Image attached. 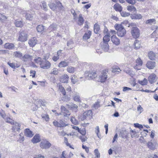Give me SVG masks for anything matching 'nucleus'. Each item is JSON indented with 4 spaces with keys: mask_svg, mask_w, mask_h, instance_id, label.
Wrapping results in <instances>:
<instances>
[{
    "mask_svg": "<svg viewBox=\"0 0 158 158\" xmlns=\"http://www.w3.org/2000/svg\"><path fill=\"white\" fill-rule=\"evenodd\" d=\"M114 27L116 30L117 31V35L119 37H122L126 34V30L122 24H116Z\"/></svg>",
    "mask_w": 158,
    "mask_h": 158,
    "instance_id": "f257e3e1",
    "label": "nucleus"
},
{
    "mask_svg": "<svg viewBox=\"0 0 158 158\" xmlns=\"http://www.w3.org/2000/svg\"><path fill=\"white\" fill-rule=\"evenodd\" d=\"M18 10H19L20 12L22 14L25 15V17L27 19L29 20H32L33 16L32 14H30V12L29 11H27L24 9L23 10L18 9Z\"/></svg>",
    "mask_w": 158,
    "mask_h": 158,
    "instance_id": "f03ea898",
    "label": "nucleus"
},
{
    "mask_svg": "<svg viewBox=\"0 0 158 158\" xmlns=\"http://www.w3.org/2000/svg\"><path fill=\"white\" fill-rule=\"evenodd\" d=\"M131 33L133 37L135 39L137 38L139 36V30L136 27H133L132 28Z\"/></svg>",
    "mask_w": 158,
    "mask_h": 158,
    "instance_id": "7ed1b4c3",
    "label": "nucleus"
},
{
    "mask_svg": "<svg viewBox=\"0 0 158 158\" xmlns=\"http://www.w3.org/2000/svg\"><path fill=\"white\" fill-rule=\"evenodd\" d=\"M98 72L94 71L89 72L87 73H85L86 74H88L85 77L86 79L88 80H92L95 79L97 77Z\"/></svg>",
    "mask_w": 158,
    "mask_h": 158,
    "instance_id": "20e7f679",
    "label": "nucleus"
},
{
    "mask_svg": "<svg viewBox=\"0 0 158 158\" xmlns=\"http://www.w3.org/2000/svg\"><path fill=\"white\" fill-rule=\"evenodd\" d=\"M61 113L57 114L58 115H62L64 117H67L70 115L69 111L64 106H62L60 108Z\"/></svg>",
    "mask_w": 158,
    "mask_h": 158,
    "instance_id": "39448f33",
    "label": "nucleus"
},
{
    "mask_svg": "<svg viewBox=\"0 0 158 158\" xmlns=\"http://www.w3.org/2000/svg\"><path fill=\"white\" fill-rule=\"evenodd\" d=\"M27 37L28 35L27 33L23 31L20 33L18 38V40L21 42H25L27 40Z\"/></svg>",
    "mask_w": 158,
    "mask_h": 158,
    "instance_id": "423d86ee",
    "label": "nucleus"
},
{
    "mask_svg": "<svg viewBox=\"0 0 158 158\" xmlns=\"http://www.w3.org/2000/svg\"><path fill=\"white\" fill-rule=\"evenodd\" d=\"M51 145V144L47 140L42 141L40 143V147L42 149H48Z\"/></svg>",
    "mask_w": 158,
    "mask_h": 158,
    "instance_id": "0eeeda50",
    "label": "nucleus"
},
{
    "mask_svg": "<svg viewBox=\"0 0 158 158\" xmlns=\"http://www.w3.org/2000/svg\"><path fill=\"white\" fill-rule=\"evenodd\" d=\"M53 124L55 126L60 127H64L68 125L62 120H60L59 122L54 121L53 122Z\"/></svg>",
    "mask_w": 158,
    "mask_h": 158,
    "instance_id": "6e6552de",
    "label": "nucleus"
},
{
    "mask_svg": "<svg viewBox=\"0 0 158 158\" xmlns=\"http://www.w3.org/2000/svg\"><path fill=\"white\" fill-rule=\"evenodd\" d=\"M51 66V64L48 60H43L42 61L40 67L44 69H49Z\"/></svg>",
    "mask_w": 158,
    "mask_h": 158,
    "instance_id": "1a4fd4ad",
    "label": "nucleus"
},
{
    "mask_svg": "<svg viewBox=\"0 0 158 158\" xmlns=\"http://www.w3.org/2000/svg\"><path fill=\"white\" fill-rule=\"evenodd\" d=\"M107 73L103 71L99 76V80L101 82H105L107 78Z\"/></svg>",
    "mask_w": 158,
    "mask_h": 158,
    "instance_id": "9d476101",
    "label": "nucleus"
},
{
    "mask_svg": "<svg viewBox=\"0 0 158 158\" xmlns=\"http://www.w3.org/2000/svg\"><path fill=\"white\" fill-rule=\"evenodd\" d=\"M92 115V111L91 110H88L85 112L81 116L80 119L81 120H84L87 118H90Z\"/></svg>",
    "mask_w": 158,
    "mask_h": 158,
    "instance_id": "9b49d317",
    "label": "nucleus"
},
{
    "mask_svg": "<svg viewBox=\"0 0 158 158\" xmlns=\"http://www.w3.org/2000/svg\"><path fill=\"white\" fill-rule=\"evenodd\" d=\"M13 126L12 130L13 131L16 132L19 131L20 129V125L19 123L17 122H14V124H13Z\"/></svg>",
    "mask_w": 158,
    "mask_h": 158,
    "instance_id": "f8f14e48",
    "label": "nucleus"
},
{
    "mask_svg": "<svg viewBox=\"0 0 158 158\" xmlns=\"http://www.w3.org/2000/svg\"><path fill=\"white\" fill-rule=\"evenodd\" d=\"M112 43L116 45H118L120 43V40L115 35H113L111 37Z\"/></svg>",
    "mask_w": 158,
    "mask_h": 158,
    "instance_id": "ddd939ff",
    "label": "nucleus"
},
{
    "mask_svg": "<svg viewBox=\"0 0 158 158\" xmlns=\"http://www.w3.org/2000/svg\"><path fill=\"white\" fill-rule=\"evenodd\" d=\"M37 40L35 38L33 37L30 39L28 41V44L30 47H33L37 43Z\"/></svg>",
    "mask_w": 158,
    "mask_h": 158,
    "instance_id": "4468645a",
    "label": "nucleus"
},
{
    "mask_svg": "<svg viewBox=\"0 0 158 158\" xmlns=\"http://www.w3.org/2000/svg\"><path fill=\"white\" fill-rule=\"evenodd\" d=\"M156 63L154 61H148L146 64V67L149 69H152L155 66Z\"/></svg>",
    "mask_w": 158,
    "mask_h": 158,
    "instance_id": "2eb2a0df",
    "label": "nucleus"
},
{
    "mask_svg": "<svg viewBox=\"0 0 158 158\" xmlns=\"http://www.w3.org/2000/svg\"><path fill=\"white\" fill-rule=\"evenodd\" d=\"M156 75L155 74H152L150 75L148 78L149 82L151 84L155 82L156 81Z\"/></svg>",
    "mask_w": 158,
    "mask_h": 158,
    "instance_id": "dca6fc26",
    "label": "nucleus"
},
{
    "mask_svg": "<svg viewBox=\"0 0 158 158\" xmlns=\"http://www.w3.org/2000/svg\"><path fill=\"white\" fill-rule=\"evenodd\" d=\"M32 59V56L29 54H25L22 58V60L24 62L31 60Z\"/></svg>",
    "mask_w": 158,
    "mask_h": 158,
    "instance_id": "f3484780",
    "label": "nucleus"
},
{
    "mask_svg": "<svg viewBox=\"0 0 158 158\" xmlns=\"http://www.w3.org/2000/svg\"><path fill=\"white\" fill-rule=\"evenodd\" d=\"M69 108L75 112L77 111L78 106L76 104L71 103L70 104L67 105Z\"/></svg>",
    "mask_w": 158,
    "mask_h": 158,
    "instance_id": "a211bd4d",
    "label": "nucleus"
},
{
    "mask_svg": "<svg viewBox=\"0 0 158 158\" xmlns=\"http://www.w3.org/2000/svg\"><path fill=\"white\" fill-rule=\"evenodd\" d=\"M74 100L78 102H81V98L79 93L75 92L73 96Z\"/></svg>",
    "mask_w": 158,
    "mask_h": 158,
    "instance_id": "6ab92c4d",
    "label": "nucleus"
},
{
    "mask_svg": "<svg viewBox=\"0 0 158 158\" xmlns=\"http://www.w3.org/2000/svg\"><path fill=\"white\" fill-rule=\"evenodd\" d=\"M147 146L150 149L154 150L157 147V143H153L151 142H149L147 143Z\"/></svg>",
    "mask_w": 158,
    "mask_h": 158,
    "instance_id": "aec40b11",
    "label": "nucleus"
},
{
    "mask_svg": "<svg viewBox=\"0 0 158 158\" xmlns=\"http://www.w3.org/2000/svg\"><path fill=\"white\" fill-rule=\"evenodd\" d=\"M4 48L9 50H12L14 49L15 45L12 43H6L4 45Z\"/></svg>",
    "mask_w": 158,
    "mask_h": 158,
    "instance_id": "412c9836",
    "label": "nucleus"
},
{
    "mask_svg": "<svg viewBox=\"0 0 158 158\" xmlns=\"http://www.w3.org/2000/svg\"><path fill=\"white\" fill-rule=\"evenodd\" d=\"M69 78V77L67 75L65 74L61 77L60 81L62 83H67Z\"/></svg>",
    "mask_w": 158,
    "mask_h": 158,
    "instance_id": "4be33fe9",
    "label": "nucleus"
},
{
    "mask_svg": "<svg viewBox=\"0 0 158 158\" xmlns=\"http://www.w3.org/2000/svg\"><path fill=\"white\" fill-rule=\"evenodd\" d=\"M91 35V31H88L84 35L83 37V39L85 40H86L89 39Z\"/></svg>",
    "mask_w": 158,
    "mask_h": 158,
    "instance_id": "5701e85b",
    "label": "nucleus"
},
{
    "mask_svg": "<svg viewBox=\"0 0 158 158\" xmlns=\"http://www.w3.org/2000/svg\"><path fill=\"white\" fill-rule=\"evenodd\" d=\"M13 56L16 58L22 59L23 56L22 53L19 51H15L14 52Z\"/></svg>",
    "mask_w": 158,
    "mask_h": 158,
    "instance_id": "b1692460",
    "label": "nucleus"
},
{
    "mask_svg": "<svg viewBox=\"0 0 158 158\" xmlns=\"http://www.w3.org/2000/svg\"><path fill=\"white\" fill-rule=\"evenodd\" d=\"M40 141V138L39 135H36L34 136L32 140L33 143H36Z\"/></svg>",
    "mask_w": 158,
    "mask_h": 158,
    "instance_id": "393cba45",
    "label": "nucleus"
},
{
    "mask_svg": "<svg viewBox=\"0 0 158 158\" xmlns=\"http://www.w3.org/2000/svg\"><path fill=\"white\" fill-rule=\"evenodd\" d=\"M69 62L62 61L60 62L58 64V66L60 68L64 67L68 65Z\"/></svg>",
    "mask_w": 158,
    "mask_h": 158,
    "instance_id": "a878e982",
    "label": "nucleus"
},
{
    "mask_svg": "<svg viewBox=\"0 0 158 158\" xmlns=\"http://www.w3.org/2000/svg\"><path fill=\"white\" fill-rule=\"evenodd\" d=\"M25 135L28 137H32L33 136L32 132L28 129L25 130L24 132Z\"/></svg>",
    "mask_w": 158,
    "mask_h": 158,
    "instance_id": "bb28decb",
    "label": "nucleus"
},
{
    "mask_svg": "<svg viewBox=\"0 0 158 158\" xmlns=\"http://www.w3.org/2000/svg\"><path fill=\"white\" fill-rule=\"evenodd\" d=\"M132 19H140L142 18V16L140 14H134L131 16Z\"/></svg>",
    "mask_w": 158,
    "mask_h": 158,
    "instance_id": "cd10ccee",
    "label": "nucleus"
},
{
    "mask_svg": "<svg viewBox=\"0 0 158 158\" xmlns=\"http://www.w3.org/2000/svg\"><path fill=\"white\" fill-rule=\"evenodd\" d=\"M114 8L116 11L120 12L122 11L123 9L122 7L118 4H115L114 6Z\"/></svg>",
    "mask_w": 158,
    "mask_h": 158,
    "instance_id": "c85d7f7f",
    "label": "nucleus"
},
{
    "mask_svg": "<svg viewBox=\"0 0 158 158\" xmlns=\"http://www.w3.org/2000/svg\"><path fill=\"white\" fill-rule=\"evenodd\" d=\"M109 46L108 43H103L102 48V49L105 52H107L109 49Z\"/></svg>",
    "mask_w": 158,
    "mask_h": 158,
    "instance_id": "c756f323",
    "label": "nucleus"
},
{
    "mask_svg": "<svg viewBox=\"0 0 158 158\" xmlns=\"http://www.w3.org/2000/svg\"><path fill=\"white\" fill-rule=\"evenodd\" d=\"M134 45L135 49H138L140 48L141 46V42L139 40H136L135 41Z\"/></svg>",
    "mask_w": 158,
    "mask_h": 158,
    "instance_id": "7c9ffc66",
    "label": "nucleus"
},
{
    "mask_svg": "<svg viewBox=\"0 0 158 158\" xmlns=\"http://www.w3.org/2000/svg\"><path fill=\"white\" fill-rule=\"evenodd\" d=\"M57 25L56 24H52L50 25L48 27L47 30L50 32L51 31L55 30L56 29Z\"/></svg>",
    "mask_w": 158,
    "mask_h": 158,
    "instance_id": "2f4dec72",
    "label": "nucleus"
},
{
    "mask_svg": "<svg viewBox=\"0 0 158 158\" xmlns=\"http://www.w3.org/2000/svg\"><path fill=\"white\" fill-rule=\"evenodd\" d=\"M38 32H42L44 31L45 28L42 25H39L36 27Z\"/></svg>",
    "mask_w": 158,
    "mask_h": 158,
    "instance_id": "473e14b6",
    "label": "nucleus"
},
{
    "mask_svg": "<svg viewBox=\"0 0 158 158\" xmlns=\"http://www.w3.org/2000/svg\"><path fill=\"white\" fill-rule=\"evenodd\" d=\"M110 33L106 35L103 38V43L106 42L108 43L110 40Z\"/></svg>",
    "mask_w": 158,
    "mask_h": 158,
    "instance_id": "72a5a7b5",
    "label": "nucleus"
},
{
    "mask_svg": "<svg viewBox=\"0 0 158 158\" xmlns=\"http://www.w3.org/2000/svg\"><path fill=\"white\" fill-rule=\"evenodd\" d=\"M43 60L40 57H37L34 59L35 62L37 64H39L40 66Z\"/></svg>",
    "mask_w": 158,
    "mask_h": 158,
    "instance_id": "f704fd0d",
    "label": "nucleus"
},
{
    "mask_svg": "<svg viewBox=\"0 0 158 158\" xmlns=\"http://www.w3.org/2000/svg\"><path fill=\"white\" fill-rule=\"evenodd\" d=\"M59 70L56 68H53L52 70L51 73H50L51 74L54 75H57L59 73Z\"/></svg>",
    "mask_w": 158,
    "mask_h": 158,
    "instance_id": "c9c22d12",
    "label": "nucleus"
},
{
    "mask_svg": "<svg viewBox=\"0 0 158 158\" xmlns=\"http://www.w3.org/2000/svg\"><path fill=\"white\" fill-rule=\"evenodd\" d=\"M149 59L151 60H154L155 58V54L152 52H150L148 54Z\"/></svg>",
    "mask_w": 158,
    "mask_h": 158,
    "instance_id": "e433bc0d",
    "label": "nucleus"
},
{
    "mask_svg": "<svg viewBox=\"0 0 158 158\" xmlns=\"http://www.w3.org/2000/svg\"><path fill=\"white\" fill-rule=\"evenodd\" d=\"M100 30L99 25L95 24L94 26V31L95 33L97 34Z\"/></svg>",
    "mask_w": 158,
    "mask_h": 158,
    "instance_id": "4c0bfd02",
    "label": "nucleus"
},
{
    "mask_svg": "<svg viewBox=\"0 0 158 158\" xmlns=\"http://www.w3.org/2000/svg\"><path fill=\"white\" fill-rule=\"evenodd\" d=\"M67 70L69 73H73L75 71V69L73 67L69 66L67 67Z\"/></svg>",
    "mask_w": 158,
    "mask_h": 158,
    "instance_id": "58836bf2",
    "label": "nucleus"
},
{
    "mask_svg": "<svg viewBox=\"0 0 158 158\" xmlns=\"http://www.w3.org/2000/svg\"><path fill=\"white\" fill-rule=\"evenodd\" d=\"M84 23V19L82 17V15L80 14L79 15L78 20V24L80 25H82Z\"/></svg>",
    "mask_w": 158,
    "mask_h": 158,
    "instance_id": "ea45409f",
    "label": "nucleus"
},
{
    "mask_svg": "<svg viewBox=\"0 0 158 158\" xmlns=\"http://www.w3.org/2000/svg\"><path fill=\"white\" fill-rule=\"evenodd\" d=\"M71 82L73 84H75L77 81L78 79L77 78V77L74 75H72L71 77Z\"/></svg>",
    "mask_w": 158,
    "mask_h": 158,
    "instance_id": "a19ab883",
    "label": "nucleus"
},
{
    "mask_svg": "<svg viewBox=\"0 0 158 158\" xmlns=\"http://www.w3.org/2000/svg\"><path fill=\"white\" fill-rule=\"evenodd\" d=\"M127 9L128 10L130 11L135 12L136 11V9L133 6H129L127 7Z\"/></svg>",
    "mask_w": 158,
    "mask_h": 158,
    "instance_id": "79ce46f5",
    "label": "nucleus"
},
{
    "mask_svg": "<svg viewBox=\"0 0 158 158\" xmlns=\"http://www.w3.org/2000/svg\"><path fill=\"white\" fill-rule=\"evenodd\" d=\"M4 119L7 123H10L11 124H14V120L8 117L6 118H5Z\"/></svg>",
    "mask_w": 158,
    "mask_h": 158,
    "instance_id": "37998d69",
    "label": "nucleus"
},
{
    "mask_svg": "<svg viewBox=\"0 0 158 158\" xmlns=\"http://www.w3.org/2000/svg\"><path fill=\"white\" fill-rule=\"evenodd\" d=\"M146 23L147 24L150 25L155 24L156 23V20L154 19H148L146 21Z\"/></svg>",
    "mask_w": 158,
    "mask_h": 158,
    "instance_id": "c03bdc74",
    "label": "nucleus"
},
{
    "mask_svg": "<svg viewBox=\"0 0 158 158\" xmlns=\"http://www.w3.org/2000/svg\"><path fill=\"white\" fill-rule=\"evenodd\" d=\"M48 5L50 8L53 10H55L56 8V6L54 3H50Z\"/></svg>",
    "mask_w": 158,
    "mask_h": 158,
    "instance_id": "a18cd8bd",
    "label": "nucleus"
},
{
    "mask_svg": "<svg viewBox=\"0 0 158 158\" xmlns=\"http://www.w3.org/2000/svg\"><path fill=\"white\" fill-rule=\"evenodd\" d=\"M15 24L16 26L18 27H22L23 23L22 22L20 21L16 20L15 22Z\"/></svg>",
    "mask_w": 158,
    "mask_h": 158,
    "instance_id": "49530a36",
    "label": "nucleus"
},
{
    "mask_svg": "<svg viewBox=\"0 0 158 158\" xmlns=\"http://www.w3.org/2000/svg\"><path fill=\"white\" fill-rule=\"evenodd\" d=\"M59 89L64 96L66 95V92L64 88L62 85H59Z\"/></svg>",
    "mask_w": 158,
    "mask_h": 158,
    "instance_id": "de8ad7c7",
    "label": "nucleus"
},
{
    "mask_svg": "<svg viewBox=\"0 0 158 158\" xmlns=\"http://www.w3.org/2000/svg\"><path fill=\"white\" fill-rule=\"evenodd\" d=\"M138 82L142 85H145L147 84L148 82L146 78H144L143 81H138Z\"/></svg>",
    "mask_w": 158,
    "mask_h": 158,
    "instance_id": "09e8293b",
    "label": "nucleus"
},
{
    "mask_svg": "<svg viewBox=\"0 0 158 158\" xmlns=\"http://www.w3.org/2000/svg\"><path fill=\"white\" fill-rule=\"evenodd\" d=\"M120 13L121 15L123 17H127L129 16L130 15L129 13L125 11H122Z\"/></svg>",
    "mask_w": 158,
    "mask_h": 158,
    "instance_id": "8fccbe9b",
    "label": "nucleus"
},
{
    "mask_svg": "<svg viewBox=\"0 0 158 158\" xmlns=\"http://www.w3.org/2000/svg\"><path fill=\"white\" fill-rule=\"evenodd\" d=\"M94 153L96 158H99L100 157V153L98 150L96 149L94 150Z\"/></svg>",
    "mask_w": 158,
    "mask_h": 158,
    "instance_id": "3c124183",
    "label": "nucleus"
},
{
    "mask_svg": "<svg viewBox=\"0 0 158 158\" xmlns=\"http://www.w3.org/2000/svg\"><path fill=\"white\" fill-rule=\"evenodd\" d=\"M131 138H133L136 137L137 135V133L135 131L133 130H131Z\"/></svg>",
    "mask_w": 158,
    "mask_h": 158,
    "instance_id": "603ef678",
    "label": "nucleus"
},
{
    "mask_svg": "<svg viewBox=\"0 0 158 158\" xmlns=\"http://www.w3.org/2000/svg\"><path fill=\"white\" fill-rule=\"evenodd\" d=\"M70 121L73 123L75 125H77L78 124L77 120H76L74 117H72L71 118Z\"/></svg>",
    "mask_w": 158,
    "mask_h": 158,
    "instance_id": "864d4df0",
    "label": "nucleus"
},
{
    "mask_svg": "<svg viewBox=\"0 0 158 158\" xmlns=\"http://www.w3.org/2000/svg\"><path fill=\"white\" fill-rule=\"evenodd\" d=\"M136 64H137V65H138L140 66H141L143 64L142 61L139 58H138L136 59Z\"/></svg>",
    "mask_w": 158,
    "mask_h": 158,
    "instance_id": "5fc2aeb1",
    "label": "nucleus"
},
{
    "mask_svg": "<svg viewBox=\"0 0 158 158\" xmlns=\"http://www.w3.org/2000/svg\"><path fill=\"white\" fill-rule=\"evenodd\" d=\"M58 134L59 135L63 136H64L66 134L64 131L62 129L58 131Z\"/></svg>",
    "mask_w": 158,
    "mask_h": 158,
    "instance_id": "6e6d98bb",
    "label": "nucleus"
},
{
    "mask_svg": "<svg viewBox=\"0 0 158 158\" xmlns=\"http://www.w3.org/2000/svg\"><path fill=\"white\" fill-rule=\"evenodd\" d=\"M42 117L43 119H44L46 121L49 120V118L48 115L47 114H43L42 115Z\"/></svg>",
    "mask_w": 158,
    "mask_h": 158,
    "instance_id": "4d7b16f0",
    "label": "nucleus"
},
{
    "mask_svg": "<svg viewBox=\"0 0 158 158\" xmlns=\"http://www.w3.org/2000/svg\"><path fill=\"white\" fill-rule=\"evenodd\" d=\"M93 106L95 109H97L98 108L100 107L99 102H96Z\"/></svg>",
    "mask_w": 158,
    "mask_h": 158,
    "instance_id": "13d9d810",
    "label": "nucleus"
},
{
    "mask_svg": "<svg viewBox=\"0 0 158 158\" xmlns=\"http://www.w3.org/2000/svg\"><path fill=\"white\" fill-rule=\"evenodd\" d=\"M7 19L6 17L3 14L0 13V20L1 21H3Z\"/></svg>",
    "mask_w": 158,
    "mask_h": 158,
    "instance_id": "bf43d9fd",
    "label": "nucleus"
},
{
    "mask_svg": "<svg viewBox=\"0 0 158 158\" xmlns=\"http://www.w3.org/2000/svg\"><path fill=\"white\" fill-rule=\"evenodd\" d=\"M8 64L11 68L14 69H15V63H11L10 62H8L7 63ZM16 67H19V66H16Z\"/></svg>",
    "mask_w": 158,
    "mask_h": 158,
    "instance_id": "052dcab7",
    "label": "nucleus"
},
{
    "mask_svg": "<svg viewBox=\"0 0 158 158\" xmlns=\"http://www.w3.org/2000/svg\"><path fill=\"white\" fill-rule=\"evenodd\" d=\"M42 6H41V7H43L44 10H47V6L45 2L44 1H43L42 2Z\"/></svg>",
    "mask_w": 158,
    "mask_h": 158,
    "instance_id": "680f3d73",
    "label": "nucleus"
},
{
    "mask_svg": "<svg viewBox=\"0 0 158 158\" xmlns=\"http://www.w3.org/2000/svg\"><path fill=\"white\" fill-rule=\"evenodd\" d=\"M137 109L138 111L139 112V114H141L143 111V108L140 105H139L138 106Z\"/></svg>",
    "mask_w": 158,
    "mask_h": 158,
    "instance_id": "e2e57ef3",
    "label": "nucleus"
},
{
    "mask_svg": "<svg viewBox=\"0 0 158 158\" xmlns=\"http://www.w3.org/2000/svg\"><path fill=\"white\" fill-rule=\"evenodd\" d=\"M126 1L128 3L132 5L135 4L136 3L135 0H126Z\"/></svg>",
    "mask_w": 158,
    "mask_h": 158,
    "instance_id": "0e129e2a",
    "label": "nucleus"
},
{
    "mask_svg": "<svg viewBox=\"0 0 158 158\" xmlns=\"http://www.w3.org/2000/svg\"><path fill=\"white\" fill-rule=\"evenodd\" d=\"M50 54L48 53L45 54H44L43 56V59L45 60H47L49 58Z\"/></svg>",
    "mask_w": 158,
    "mask_h": 158,
    "instance_id": "69168bd1",
    "label": "nucleus"
},
{
    "mask_svg": "<svg viewBox=\"0 0 158 158\" xmlns=\"http://www.w3.org/2000/svg\"><path fill=\"white\" fill-rule=\"evenodd\" d=\"M113 71L114 72H119L121 71L120 69L118 67H115L113 68Z\"/></svg>",
    "mask_w": 158,
    "mask_h": 158,
    "instance_id": "338daca9",
    "label": "nucleus"
},
{
    "mask_svg": "<svg viewBox=\"0 0 158 158\" xmlns=\"http://www.w3.org/2000/svg\"><path fill=\"white\" fill-rule=\"evenodd\" d=\"M131 84L133 87L138 85L136 83L135 79H133V80L131 81Z\"/></svg>",
    "mask_w": 158,
    "mask_h": 158,
    "instance_id": "774afa93",
    "label": "nucleus"
}]
</instances>
